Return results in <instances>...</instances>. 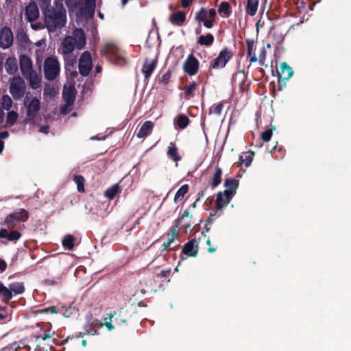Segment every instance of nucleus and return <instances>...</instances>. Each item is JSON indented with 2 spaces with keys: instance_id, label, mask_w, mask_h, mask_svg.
Instances as JSON below:
<instances>
[{
  "instance_id": "a19ab883",
  "label": "nucleus",
  "mask_w": 351,
  "mask_h": 351,
  "mask_svg": "<svg viewBox=\"0 0 351 351\" xmlns=\"http://www.w3.org/2000/svg\"><path fill=\"white\" fill-rule=\"evenodd\" d=\"M73 181L77 184V191L80 193H84L85 191L84 183L85 179L81 175H75L73 177Z\"/></svg>"
},
{
  "instance_id": "6ab92c4d",
  "label": "nucleus",
  "mask_w": 351,
  "mask_h": 351,
  "mask_svg": "<svg viewBox=\"0 0 351 351\" xmlns=\"http://www.w3.org/2000/svg\"><path fill=\"white\" fill-rule=\"evenodd\" d=\"M154 123L151 121H145L141 127L136 136L138 138H143L147 136L152 132Z\"/></svg>"
},
{
  "instance_id": "680f3d73",
  "label": "nucleus",
  "mask_w": 351,
  "mask_h": 351,
  "mask_svg": "<svg viewBox=\"0 0 351 351\" xmlns=\"http://www.w3.org/2000/svg\"><path fill=\"white\" fill-rule=\"evenodd\" d=\"M208 188V186H206L204 189H202L201 191H199L197 193V198L195 199V202H199L200 200V198L202 197H204V195H205V192L207 190V189Z\"/></svg>"
},
{
  "instance_id": "4c0bfd02",
  "label": "nucleus",
  "mask_w": 351,
  "mask_h": 351,
  "mask_svg": "<svg viewBox=\"0 0 351 351\" xmlns=\"http://www.w3.org/2000/svg\"><path fill=\"white\" fill-rule=\"evenodd\" d=\"M12 293L14 292L15 294H22L25 291V287L23 282H16L10 283L9 285Z\"/></svg>"
},
{
  "instance_id": "4468645a",
  "label": "nucleus",
  "mask_w": 351,
  "mask_h": 351,
  "mask_svg": "<svg viewBox=\"0 0 351 351\" xmlns=\"http://www.w3.org/2000/svg\"><path fill=\"white\" fill-rule=\"evenodd\" d=\"M13 43V34L11 29L7 26L0 30V47L8 49L12 46Z\"/></svg>"
},
{
  "instance_id": "6e6d98bb",
  "label": "nucleus",
  "mask_w": 351,
  "mask_h": 351,
  "mask_svg": "<svg viewBox=\"0 0 351 351\" xmlns=\"http://www.w3.org/2000/svg\"><path fill=\"white\" fill-rule=\"evenodd\" d=\"M266 58V51L264 47L262 48L259 54V64L263 65Z\"/></svg>"
},
{
  "instance_id": "8fccbe9b",
  "label": "nucleus",
  "mask_w": 351,
  "mask_h": 351,
  "mask_svg": "<svg viewBox=\"0 0 351 351\" xmlns=\"http://www.w3.org/2000/svg\"><path fill=\"white\" fill-rule=\"evenodd\" d=\"M171 77V71L168 70L159 78V82L163 84L164 85H167L170 81Z\"/></svg>"
},
{
  "instance_id": "bf43d9fd",
  "label": "nucleus",
  "mask_w": 351,
  "mask_h": 351,
  "mask_svg": "<svg viewBox=\"0 0 351 351\" xmlns=\"http://www.w3.org/2000/svg\"><path fill=\"white\" fill-rule=\"evenodd\" d=\"M51 336V329H45L43 331V335H40V337H41L43 340L50 338Z\"/></svg>"
},
{
  "instance_id": "72a5a7b5",
  "label": "nucleus",
  "mask_w": 351,
  "mask_h": 351,
  "mask_svg": "<svg viewBox=\"0 0 351 351\" xmlns=\"http://www.w3.org/2000/svg\"><path fill=\"white\" fill-rule=\"evenodd\" d=\"M189 186L187 184L182 185L176 192L174 197V202L178 203L180 200H182L184 195L189 192Z\"/></svg>"
},
{
  "instance_id": "09e8293b",
  "label": "nucleus",
  "mask_w": 351,
  "mask_h": 351,
  "mask_svg": "<svg viewBox=\"0 0 351 351\" xmlns=\"http://www.w3.org/2000/svg\"><path fill=\"white\" fill-rule=\"evenodd\" d=\"M21 237V234L18 230H12L10 232H8V239L10 241H16Z\"/></svg>"
},
{
  "instance_id": "2f4dec72",
  "label": "nucleus",
  "mask_w": 351,
  "mask_h": 351,
  "mask_svg": "<svg viewBox=\"0 0 351 351\" xmlns=\"http://www.w3.org/2000/svg\"><path fill=\"white\" fill-rule=\"evenodd\" d=\"M254 156V153L252 151L244 152L243 155L239 157V162L241 164H245V167H249L252 162Z\"/></svg>"
},
{
  "instance_id": "b1692460",
  "label": "nucleus",
  "mask_w": 351,
  "mask_h": 351,
  "mask_svg": "<svg viewBox=\"0 0 351 351\" xmlns=\"http://www.w3.org/2000/svg\"><path fill=\"white\" fill-rule=\"evenodd\" d=\"M221 176L222 169L219 167L217 166L210 182L213 189L217 187L221 184Z\"/></svg>"
},
{
  "instance_id": "0e129e2a",
  "label": "nucleus",
  "mask_w": 351,
  "mask_h": 351,
  "mask_svg": "<svg viewBox=\"0 0 351 351\" xmlns=\"http://www.w3.org/2000/svg\"><path fill=\"white\" fill-rule=\"evenodd\" d=\"M7 269V263L4 260L0 258V271H5Z\"/></svg>"
},
{
  "instance_id": "a18cd8bd",
  "label": "nucleus",
  "mask_w": 351,
  "mask_h": 351,
  "mask_svg": "<svg viewBox=\"0 0 351 351\" xmlns=\"http://www.w3.org/2000/svg\"><path fill=\"white\" fill-rule=\"evenodd\" d=\"M12 106V100L8 95H4L2 97V107L6 110H9Z\"/></svg>"
},
{
  "instance_id": "f704fd0d",
  "label": "nucleus",
  "mask_w": 351,
  "mask_h": 351,
  "mask_svg": "<svg viewBox=\"0 0 351 351\" xmlns=\"http://www.w3.org/2000/svg\"><path fill=\"white\" fill-rule=\"evenodd\" d=\"M208 19V10L205 8H201L200 10L195 13V21L198 24L202 23Z\"/></svg>"
},
{
  "instance_id": "9d476101",
  "label": "nucleus",
  "mask_w": 351,
  "mask_h": 351,
  "mask_svg": "<svg viewBox=\"0 0 351 351\" xmlns=\"http://www.w3.org/2000/svg\"><path fill=\"white\" fill-rule=\"evenodd\" d=\"M199 62L193 53L189 54L183 63V71L190 76L195 75L199 71Z\"/></svg>"
},
{
  "instance_id": "ea45409f",
  "label": "nucleus",
  "mask_w": 351,
  "mask_h": 351,
  "mask_svg": "<svg viewBox=\"0 0 351 351\" xmlns=\"http://www.w3.org/2000/svg\"><path fill=\"white\" fill-rule=\"evenodd\" d=\"M221 212H217V210L215 209V211L211 212L209 215L208 218L206 221L205 228L204 230L206 232H208L210 229V226L213 223L214 221V217L217 218L221 215Z\"/></svg>"
},
{
  "instance_id": "c85d7f7f",
  "label": "nucleus",
  "mask_w": 351,
  "mask_h": 351,
  "mask_svg": "<svg viewBox=\"0 0 351 351\" xmlns=\"http://www.w3.org/2000/svg\"><path fill=\"white\" fill-rule=\"evenodd\" d=\"M62 96L67 105L73 104L75 99V93L74 88H69L67 90L64 89Z\"/></svg>"
},
{
  "instance_id": "f03ea898",
  "label": "nucleus",
  "mask_w": 351,
  "mask_h": 351,
  "mask_svg": "<svg viewBox=\"0 0 351 351\" xmlns=\"http://www.w3.org/2000/svg\"><path fill=\"white\" fill-rule=\"evenodd\" d=\"M73 36H66L61 43V51L63 55L71 54L75 48L82 49L86 45V36L82 28L73 30Z\"/></svg>"
},
{
  "instance_id": "de8ad7c7",
  "label": "nucleus",
  "mask_w": 351,
  "mask_h": 351,
  "mask_svg": "<svg viewBox=\"0 0 351 351\" xmlns=\"http://www.w3.org/2000/svg\"><path fill=\"white\" fill-rule=\"evenodd\" d=\"M275 129V126H271L270 130H265L261 133V139L264 142H268L272 136V130Z\"/></svg>"
},
{
  "instance_id": "864d4df0",
  "label": "nucleus",
  "mask_w": 351,
  "mask_h": 351,
  "mask_svg": "<svg viewBox=\"0 0 351 351\" xmlns=\"http://www.w3.org/2000/svg\"><path fill=\"white\" fill-rule=\"evenodd\" d=\"M7 307H1L0 306V323H4L5 322V319L8 317V312L6 311Z\"/></svg>"
},
{
  "instance_id": "37998d69",
  "label": "nucleus",
  "mask_w": 351,
  "mask_h": 351,
  "mask_svg": "<svg viewBox=\"0 0 351 351\" xmlns=\"http://www.w3.org/2000/svg\"><path fill=\"white\" fill-rule=\"evenodd\" d=\"M64 64L66 70H70L71 67H74L76 63V59L75 57L69 55H64Z\"/></svg>"
},
{
  "instance_id": "c756f323",
  "label": "nucleus",
  "mask_w": 351,
  "mask_h": 351,
  "mask_svg": "<svg viewBox=\"0 0 351 351\" xmlns=\"http://www.w3.org/2000/svg\"><path fill=\"white\" fill-rule=\"evenodd\" d=\"M5 67L9 74H14L18 69L16 60L14 58H8L6 60Z\"/></svg>"
},
{
  "instance_id": "603ef678",
  "label": "nucleus",
  "mask_w": 351,
  "mask_h": 351,
  "mask_svg": "<svg viewBox=\"0 0 351 351\" xmlns=\"http://www.w3.org/2000/svg\"><path fill=\"white\" fill-rule=\"evenodd\" d=\"M38 3L42 12L52 7L51 5V0H38Z\"/></svg>"
},
{
  "instance_id": "2eb2a0df",
  "label": "nucleus",
  "mask_w": 351,
  "mask_h": 351,
  "mask_svg": "<svg viewBox=\"0 0 351 351\" xmlns=\"http://www.w3.org/2000/svg\"><path fill=\"white\" fill-rule=\"evenodd\" d=\"M186 20V14L184 11L178 10L169 16V21L175 26H182Z\"/></svg>"
},
{
  "instance_id": "cd10ccee",
  "label": "nucleus",
  "mask_w": 351,
  "mask_h": 351,
  "mask_svg": "<svg viewBox=\"0 0 351 351\" xmlns=\"http://www.w3.org/2000/svg\"><path fill=\"white\" fill-rule=\"evenodd\" d=\"M214 39L213 35L208 33L206 35H201L198 38L197 43L201 46L210 47L213 44Z\"/></svg>"
},
{
  "instance_id": "69168bd1",
  "label": "nucleus",
  "mask_w": 351,
  "mask_h": 351,
  "mask_svg": "<svg viewBox=\"0 0 351 351\" xmlns=\"http://www.w3.org/2000/svg\"><path fill=\"white\" fill-rule=\"evenodd\" d=\"M193 0H181V5L182 8H186L193 2Z\"/></svg>"
},
{
  "instance_id": "423d86ee",
  "label": "nucleus",
  "mask_w": 351,
  "mask_h": 351,
  "mask_svg": "<svg viewBox=\"0 0 351 351\" xmlns=\"http://www.w3.org/2000/svg\"><path fill=\"white\" fill-rule=\"evenodd\" d=\"M29 218V213L25 209H20L19 212H14L8 215L3 224L7 226L9 229L14 228L19 221L25 222Z\"/></svg>"
},
{
  "instance_id": "774afa93",
  "label": "nucleus",
  "mask_w": 351,
  "mask_h": 351,
  "mask_svg": "<svg viewBox=\"0 0 351 351\" xmlns=\"http://www.w3.org/2000/svg\"><path fill=\"white\" fill-rule=\"evenodd\" d=\"M49 127L48 125H42L40 128L39 131L45 134H47L49 132Z\"/></svg>"
},
{
  "instance_id": "49530a36",
  "label": "nucleus",
  "mask_w": 351,
  "mask_h": 351,
  "mask_svg": "<svg viewBox=\"0 0 351 351\" xmlns=\"http://www.w3.org/2000/svg\"><path fill=\"white\" fill-rule=\"evenodd\" d=\"M116 315V312H114V313H108L107 315L108 317V319H109V322L107 321L108 318L107 317H105L104 319V325L106 326V327L107 328V329L109 330V331H111L114 328V325L112 324V319L113 318V317Z\"/></svg>"
},
{
  "instance_id": "4d7b16f0",
  "label": "nucleus",
  "mask_w": 351,
  "mask_h": 351,
  "mask_svg": "<svg viewBox=\"0 0 351 351\" xmlns=\"http://www.w3.org/2000/svg\"><path fill=\"white\" fill-rule=\"evenodd\" d=\"M216 16H217V11L215 9L210 8V9L208 10V19L215 21Z\"/></svg>"
},
{
  "instance_id": "ddd939ff",
  "label": "nucleus",
  "mask_w": 351,
  "mask_h": 351,
  "mask_svg": "<svg viewBox=\"0 0 351 351\" xmlns=\"http://www.w3.org/2000/svg\"><path fill=\"white\" fill-rule=\"evenodd\" d=\"M234 195L230 193V191H219L217 194L215 202V209L217 212H221L226 208Z\"/></svg>"
},
{
  "instance_id": "c03bdc74",
  "label": "nucleus",
  "mask_w": 351,
  "mask_h": 351,
  "mask_svg": "<svg viewBox=\"0 0 351 351\" xmlns=\"http://www.w3.org/2000/svg\"><path fill=\"white\" fill-rule=\"evenodd\" d=\"M18 118V113L14 110L10 111L7 114L6 123L8 125H13Z\"/></svg>"
},
{
  "instance_id": "7c9ffc66",
  "label": "nucleus",
  "mask_w": 351,
  "mask_h": 351,
  "mask_svg": "<svg viewBox=\"0 0 351 351\" xmlns=\"http://www.w3.org/2000/svg\"><path fill=\"white\" fill-rule=\"evenodd\" d=\"M1 351H30V348L28 346H20L14 342L4 347Z\"/></svg>"
},
{
  "instance_id": "412c9836",
  "label": "nucleus",
  "mask_w": 351,
  "mask_h": 351,
  "mask_svg": "<svg viewBox=\"0 0 351 351\" xmlns=\"http://www.w3.org/2000/svg\"><path fill=\"white\" fill-rule=\"evenodd\" d=\"M247 45V56L250 58V63L256 62L258 58L254 53V40L253 39L247 38L245 39Z\"/></svg>"
},
{
  "instance_id": "5fc2aeb1",
  "label": "nucleus",
  "mask_w": 351,
  "mask_h": 351,
  "mask_svg": "<svg viewBox=\"0 0 351 351\" xmlns=\"http://www.w3.org/2000/svg\"><path fill=\"white\" fill-rule=\"evenodd\" d=\"M96 5H85V13L87 15L93 16L95 14Z\"/></svg>"
},
{
  "instance_id": "13d9d810",
  "label": "nucleus",
  "mask_w": 351,
  "mask_h": 351,
  "mask_svg": "<svg viewBox=\"0 0 351 351\" xmlns=\"http://www.w3.org/2000/svg\"><path fill=\"white\" fill-rule=\"evenodd\" d=\"M214 21L212 19H207L206 20H205L202 23L204 25V26L208 29H210L213 27L214 25Z\"/></svg>"
},
{
  "instance_id": "c9c22d12",
  "label": "nucleus",
  "mask_w": 351,
  "mask_h": 351,
  "mask_svg": "<svg viewBox=\"0 0 351 351\" xmlns=\"http://www.w3.org/2000/svg\"><path fill=\"white\" fill-rule=\"evenodd\" d=\"M189 123H190V119H189V117L186 115L180 114L178 116L176 123H177L178 127L180 130L185 129L188 126Z\"/></svg>"
},
{
  "instance_id": "9b49d317",
  "label": "nucleus",
  "mask_w": 351,
  "mask_h": 351,
  "mask_svg": "<svg viewBox=\"0 0 351 351\" xmlns=\"http://www.w3.org/2000/svg\"><path fill=\"white\" fill-rule=\"evenodd\" d=\"M79 72L83 76H87L93 66L92 58L90 52L84 51L79 60Z\"/></svg>"
},
{
  "instance_id": "bb28decb",
  "label": "nucleus",
  "mask_w": 351,
  "mask_h": 351,
  "mask_svg": "<svg viewBox=\"0 0 351 351\" xmlns=\"http://www.w3.org/2000/svg\"><path fill=\"white\" fill-rule=\"evenodd\" d=\"M0 297L2 301L8 303L12 298V293L10 288H7L3 283H0Z\"/></svg>"
},
{
  "instance_id": "dca6fc26",
  "label": "nucleus",
  "mask_w": 351,
  "mask_h": 351,
  "mask_svg": "<svg viewBox=\"0 0 351 351\" xmlns=\"http://www.w3.org/2000/svg\"><path fill=\"white\" fill-rule=\"evenodd\" d=\"M25 16L29 22H33L39 17V10L35 1H31L25 8Z\"/></svg>"
},
{
  "instance_id": "58836bf2",
  "label": "nucleus",
  "mask_w": 351,
  "mask_h": 351,
  "mask_svg": "<svg viewBox=\"0 0 351 351\" xmlns=\"http://www.w3.org/2000/svg\"><path fill=\"white\" fill-rule=\"evenodd\" d=\"M245 80V75L243 73L239 72L234 73L232 77V83L233 85L238 84L241 89L243 88V84Z\"/></svg>"
},
{
  "instance_id": "39448f33",
  "label": "nucleus",
  "mask_w": 351,
  "mask_h": 351,
  "mask_svg": "<svg viewBox=\"0 0 351 351\" xmlns=\"http://www.w3.org/2000/svg\"><path fill=\"white\" fill-rule=\"evenodd\" d=\"M192 218L193 215H190L189 210H184L182 216L176 220L175 225L171 227L170 235H172V237H176L178 235V228L180 226L181 228L185 230L190 228L192 226Z\"/></svg>"
},
{
  "instance_id": "1a4fd4ad",
  "label": "nucleus",
  "mask_w": 351,
  "mask_h": 351,
  "mask_svg": "<svg viewBox=\"0 0 351 351\" xmlns=\"http://www.w3.org/2000/svg\"><path fill=\"white\" fill-rule=\"evenodd\" d=\"M24 104L27 106V117L29 121H34L40 108V102L37 97H33L30 101L27 96H25Z\"/></svg>"
},
{
  "instance_id": "f3484780",
  "label": "nucleus",
  "mask_w": 351,
  "mask_h": 351,
  "mask_svg": "<svg viewBox=\"0 0 351 351\" xmlns=\"http://www.w3.org/2000/svg\"><path fill=\"white\" fill-rule=\"evenodd\" d=\"M156 65L157 58L154 60H149L148 58H146L145 60L142 67V73L144 75L145 79H148L151 76Z\"/></svg>"
},
{
  "instance_id": "4be33fe9",
  "label": "nucleus",
  "mask_w": 351,
  "mask_h": 351,
  "mask_svg": "<svg viewBox=\"0 0 351 351\" xmlns=\"http://www.w3.org/2000/svg\"><path fill=\"white\" fill-rule=\"evenodd\" d=\"M259 0H247L245 13L251 16H254L258 10Z\"/></svg>"
},
{
  "instance_id": "a878e982",
  "label": "nucleus",
  "mask_w": 351,
  "mask_h": 351,
  "mask_svg": "<svg viewBox=\"0 0 351 351\" xmlns=\"http://www.w3.org/2000/svg\"><path fill=\"white\" fill-rule=\"evenodd\" d=\"M224 186L227 189L225 191H230V193L235 195L239 186V180L234 178H226L224 181Z\"/></svg>"
},
{
  "instance_id": "aec40b11",
  "label": "nucleus",
  "mask_w": 351,
  "mask_h": 351,
  "mask_svg": "<svg viewBox=\"0 0 351 351\" xmlns=\"http://www.w3.org/2000/svg\"><path fill=\"white\" fill-rule=\"evenodd\" d=\"M23 77L29 81V85L33 89H37L40 87V79L38 77L36 71L34 70Z\"/></svg>"
},
{
  "instance_id": "e433bc0d",
  "label": "nucleus",
  "mask_w": 351,
  "mask_h": 351,
  "mask_svg": "<svg viewBox=\"0 0 351 351\" xmlns=\"http://www.w3.org/2000/svg\"><path fill=\"white\" fill-rule=\"evenodd\" d=\"M75 241V238L73 235L68 234L62 240V245L64 249L71 250L73 249Z\"/></svg>"
},
{
  "instance_id": "e2e57ef3",
  "label": "nucleus",
  "mask_w": 351,
  "mask_h": 351,
  "mask_svg": "<svg viewBox=\"0 0 351 351\" xmlns=\"http://www.w3.org/2000/svg\"><path fill=\"white\" fill-rule=\"evenodd\" d=\"M45 313H57V308L56 306H51L43 310Z\"/></svg>"
},
{
  "instance_id": "5701e85b",
  "label": "nucleus",
  "mask_w": 351,
  "mask_h": 351,
  "mask_svg": "<svg viewBox=\"0 0 351 351\" xmlns=\"http://www.w3.org/2000/svg\"><path fill=\"white\" fill-rule=\"evenodd\" d=\"M167 156L173 160V161L178 162L181 160L182 157L178 154V149L176 147L174 143H170L169 146L168 147L167 150Z\"/></svg>"
},
{
  "instance_id": "3c124183",
  "label": "nucleus",
  "mask_w": 351,
  "mask_h": 351,
  "mask_svg": "<svg viewBox=\"0 0 351 351\" xmlns=\"http://www.w3.org/2000/svg\"><path fill=\"white\" fill-rule=\"evenodd\" d=\"M223 108V104L220 102L215 106H212L210 109L209 113H213L217 115H220L221 114L222 109Z\"/></svg>"
},
{
  "instance_id": "a211bd4d",
  "label": "nucleus",
  "mask_w": 351,
  "mask_h": 351,
  "mask_svg": "<svg viewBox=\"0 0 351 351\" xmlns=\"http://www.w3.org/2000/svg\"><path fill=\"white\" fill-rule=\"evenodd\" d=\"M20 62V69L22 73V75H26V74L30 73L34 71L32 68V62L29 57L25 55H23L20 57L19 60Z\"/></svg>"
},
{
  "instance_id": "052dcab7",
  "label": "nucleus",
  "mask_w": 351,
  "mask_h": 351,
  "mask_svg": "<svg viewBox=\"0 0 351 351\" xmlns=\"http://www.w3.org/2000/svg\"><path fill=\"white\" fill-rule=\"evenodd\" d=\"M171 270H162L157 276L160 278H167L169 276Z\"/></svg>"
},
{
  "instance_id": "6e6552de",
  "label": "nucleus",
  "mask_w": 351,
  "mask_h": 351,
  "mask_svg": "<svg viewBox=\"0 0 351 351\" xmlns=\"http://www.w3.org/2000/svg\"><path fill=\"white\" fill-rule=\"evenodd\" d=\"M278 76L279 90L286 86V82L293 75V69L286 62H283L280 64V71L276 70Z\"/></svg>"
},
{
  "instance_id": "338daca9",
  "label": "nucleus",
  "mask_w": 351,
  "mask_h": 351,
  "mask_svg": "<svg viewBox=\"0 0 351 351\" xmlns=\"http://www.w3.org/2000/svg\"><path fill=\"white\" fill-rule=\"evenodd\" d=\"M8 232L6 229L2 228L0 230V239L2 238H8Z\"/></svg>"
},
{
  "instance_id": "7ed1b4c3",
  "label": "nucleus",
  "mask_w": 351,
  "mask_h": 351,
  "mask_svg": "<svg viewBox=\"0 0 351 351\" xmlns=\"http://www.w3.org/2000/svg\"><path fill=\"white\" fill-rule=\"evenodd\" d=\"M60 64L54 57H48L45 59L43 66L45 77L49 80H54L60 73Z\"/></svg>"
},
{
  "instance_id": "393cba45",
  "label": "nucleus",
  "mask_w": 351,
  "mask_h": 351,
  "mask_svg": "<svg viewBox=\"0 0 351 351\" xmlns=\"http://www.w3.org/2000/svg\"><path fill=\"white\" fill-rule=\"evenodd\" d=\"M219 14L223 18H228L232 14V8L228 1H222L218 8Z\"/></svg>"
},
{
  "instance_id": "20e7f679",
  "label": "nucleus",
  "mask_w": 351,
  "mask_h": 351,
  "mask_svg": "<svg viewBox=\"0 0 351 351\" xmlns=\"http://www.w3.org/2000/svg\"><path fill=\"white\" fill-rule=\"evenodd\" d=\"M234 53L228 47L223 48L219 53L218 56L212 60L210 62L209 69H218L224 68L228 62L232 59Z\"/></svg>"
},
{
  "instance_id": "f257e3e1",
  "label": "nucleus",
  "mask_w": 351,
  "mask_h": 351,
  "mask_svg": "<svg viewBox=\"0 0 351 351\" xmlns=\"http://www.w3.org/2000/svg\"><path fill=\"white\" fill-rule=\"evenodd\" d=\"M43 14L45 25L49 32H54L58 29L62 28L66 23V10L62 4L59 9L51 7L43 12Z\"/></svg>"
},
{
  "instance_id": "79ce46f5",
  "label": "nucleus",
  "mask_w": 351,
  "mask_h": 351,
  "mask_svg": "<svg viewBox=\"0 0 351 351\" xmlns=\"http://www.w3.org/2000/svg\"><path fill=\"white\" fill-rule=\"evenodd\" d=\"M120 191V188L118 184H116L111 187L108 188L105 191V197L109 198L110 199H112L114 198L116 195Z\"/></svg>"
},
{
  "instance_id": "0eeeda50",
  "label": "nucleus",
  "mask_w": 351,
  "mask_h": 351,
  "mask_svg": "<svg viewBox=\"0 0 351 351\" xmlns=\"http://www.w3.org/2000/svg\"><path fill=\"white\" fill-rule=\"evenodd\" d=\"M26 90L25 81L19 76L14 77L10 86V92L16 100L22 98Z\"/></svg>"
},
{
  "instance_id": "f8f14e48",
  "label": "nucleus",
  "mask_w": 351,
  "mask_h": 351,
  "mask_svg": "<svg viewBox=\"0 0 351 351\" xmlns=\"http://www.w3.org/2000/svg\"><path fill=\"white\" fill-rule=\"evenodd\" d=\"M199 246L198 242L195 239L189 240L182 247L181 260L187 257H196L198 254Z\"/></svg>"
},
{
  "instance_id": "473e14b6",
  "label": "nucleus",
  "mask_w": 351,
  "mask_h": 351,
  "mask_svg": "<svg viewBox=\"0 0 351 351\" xmlns=\"http://www.w3.org/2000/svg\"><path fill=\"white\" fill-rule=\"evenodd\" d=\"M197 88L198 84L195 81L191 82L187 87L184 88L185 99H189L191 97H193L194 91Z\"/></svg>"
}]
</instances>
